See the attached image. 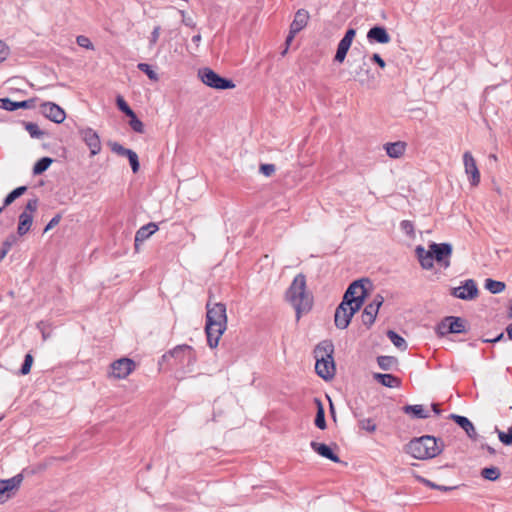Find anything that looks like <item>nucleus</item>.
Returning <instances> with one entry per match:
<instances>
[{
	"instance_id": "ddd939ff",
	"label": "nucleus",
	"mask_w": 512,
	"mask_h": 512,
	"mask_svg": "<svg viewBox=\"0 0 512 512\" xmlns=\"http://www.w3.org/2000/svg\"><path fill=\"white\" fill-rule=\"evenodd\" d=\"M384 302L383 296L377 294L371 303L367 304L362 312L361 319L362 323L370 328L376 320L379 308Z\"/></svg>"
},
{
	"instance_id": "c9c22d12",
	"label": "nucleus",
	"mask_w": 512,
	"mask_h": 512,
	"mask_svg": "<svg viewBox=\"0 0 512 512\" xmlns=\"http://www.w3.org/2000/svg\"><path fill=\"white\" fill-rule=\"evenodd\" d=\"M387 337L389 340L399 349L405 350L407 347V343L403 337L398 335L395 331L389 330L387 332Z\"/></svg>"
},
{
	"instance_id": "49530a36",
	"label": "nucleus",
	"mask_w": 512,
	"mask_h": 512,
	"mask_svg": "<svg viewBox=\"0 0 512 512\" xmlns=\"http://www.w3.org/2000/svg\"><path fill=\"white\" fill-rule=\"evenodd\" d=\"M117 106L127 116H134V111L129 107V105L126 103V101L120 96L117 98Z\"/></svg>"
},
{
	"instance_id": "f257e3e1",
	"label": "nucleus",
	"mask_w": 512,
	"mask_h": 512,
	"mask_svg": "<svg viewBox=\"0 0 512 512\" xmlns=\"http://www.w3.org/2000/svg\"><path fill=\"white\" fill-rule=\"evenodd\" d=\"M206 309L205 331L207 342L211 348H215L227 327L226 306L223 303H211V301H208Z\"/></svg>"
},
{
	"instance_id": "f3484780",
	"label": "nucleus",
	"mask_w": 512,
	"mask_h": 512,
	"mask_svg": "<svg viewBox=\"0 0 512 512\" xmlns=\"http://www.w3.org/2000/svg\"><path fill=\"white\" fill-rule=\"evenodd\" d=\"M452 295L462 300H472L478 295L476 282L472 279L466 280L463 285L453 288Z\"/></svg>"
},
{
	"instance_id": "7ed1b4c3",
	"label": "nucleus",
	"mask_w": 512,
	"mask_h": 512,
	"mask_svg": "<svg viewBox=\"0 0 512 512\" xmlns=\"http://www.w3.org/2000/svg\"><path fill=\"white\" fill-rule=\"evenodd\" d=\"M443 444L433 436L425 435L411 440L406 446V452L418 460L436 457L442 452Z\"/></svg>"
},
{
	"instance_id": "f03ea898",
	"label": "nucleus",
	"mask_w": 512,
	"mask_h": 512,
	"mask_svg": "<svg viewBox=\"0 0 512 512\" xmlns=\"http://www.w3.org/2000/svg\"><path fill=\"white\" fill-rule=\"evenodd\" d=\"M286 300L293 306L296 311L297 319L302 313H307L312 308V296L306 289V277L298 274L294 277L291 285L285 294Z\"/></svg>"
},
{
	"instance_id": "72a5a7b5",
	"label": "nucleus",
	"mask_w": 512,
	"mask_h": 512,
	"mask_svg": "<svg viewBox=\"0 0 512 512\" xmlns=\"http://www.w3.org/2000/svg\"><path fill=\"white\" fill-rule=\"evenodd\" d=\"M27 190L26 186H20L10 192L4 199L3 207H7L12 204L18 197L23 195Z\"/></svg>"
},
{
	"instance_id": "a878e982",
	"label": "nucleus",
	"mask_w": 512,
	"mask_h": 512,
	"mask_svg": "<svg viewBox=\"0 0 512 512\" xmlns=\"http://www.w3.org/2000/svg\"><path fill=\"white\" fill-rule=\"evenodd\" d=\"M451 418L467 433L470 438H474L476 436L475 427L467 417L452 414Z\"/></svg>"
},
{
	"instance_id": "c756f323",
	"label": "nucleus",
	"mask_w": 512,
	"mask_h": 512,
	"mask_svg": "<svg viewBox=\"0 0 512 512\" xmlns=\"http://www.w3.org/2000/svg\"><path fill=\"white\" fill-rule=\"evenodd\" d=\"M406 149V144L401 141L387 143L385 145L386 153L391 158H400Z\"/></svg>"
},
{
	"instance_id": "4468645a",
	"label": "nucleus",
	"mask_w": 512,
	"mask_h": 512,
	"mask_svg": "<svg viewBox=\"0 0 512 512\" xmlns=\"http://www.w3.org/2000/svg\"><path fill=\"white\" fill-rule=\"evenodd\" d=\"M40 112L44 117L57 124L62 123L66 118L65 111L53 102L42 103L40 105Z\"/></svg>"
},
{
	"instance_id": "c85d7f7f",
	"label": "nucleus",
	"mask_w": 512,
	"mask_h": 512,
	"mask_svg": "<svg viewBox=\"0 0 512 512\" xmlns=\"http://www.w3.org/2000/svg\"><path fill=\"white\" fill-rule=\"evenodd\" d=\"M32 221H33V216L31 215V213H28L27 211H23L19 215V223H18L17 232L20 236L25 235L30 230Z\"/></svg>"
},
{
	"instance_id": "2f4dec72",
	"label": "nucleus",
	"mask_w": 512,
	"mask_h": 512,
	"mask_svg": "<svg viewBox=\"0 0 512 512\" xmlns=\"http://www.w3.org/2000/svg\"><path fill=\"white\" fill-rule=\"evenodd\" d=\"M315 402L317 404V413L315 418V425L323 430L326 428V421H325V412L322 405V402L319 399H315Z\"/></svg>"
},
{
	"instance_id": "1a4fd4ad",
	"label": "nucleus",
	"mask_w": 512,
	"mask_h": 512,
	"mask_svg": "<svg viewBox=\"0 0 512 512\" xmlns=\"http://www.w3.org/2000/svg\"><path fill=\"white\" fill-rule=\"evenodd\" d=\"M360 308L350 305L348 301L342 300L339 306L336 308L334 315L335 326L339 329H346L354 314L359 311Z\"/></svg>"
},
{
	"instance_id": "58836bf2",
	"label": "nucleus",
	"mask_w": 512,
	"mask_h": 512,
	"mask_svg": "<svg viewBox=\"0 0 512 512\" xmlns=\"http://www.w3.org/2000/svg\"><path fill=\"white\" fill-rule=\"evenodd\" d=\"M137 68L144 72L150 80L158 81V74L147 63H139Z\"/></svg>"
},
{
	"instance_id": "4be33fe9",
	"label": "nucleus",
	"mask_w": 512,
	"mask_h": 512,
	"mask_svg": "<svg viewBox=\"0 0 512 512\" xmlns=\"http://www.w3.org/2000/svg\"><path fill=\"white\" fill-rule=\"evenodd\" d=\"M415 253L423 269H431L433 267L435 258L430 247L429 250H425L424 247L417 246Z\"/></svg>"
},
{
	"instance_id": "3c124183",
	"label": "nucleus",
	"mask_w": 512,
	"mask_h": 512,
	"mask_svg": "<svg viewBox=\"0 0 512 512\" xmlns=\"http://www.w3.org/2000/svg\"><path fill=\"white\" fill-rule=\"evenodd\" d=\"M260 171L265 176H271L275 172V166L273 164H262Z\"/></svg>"
},
{
	"instance_id": "864d4df0",
	"label": "nucleus",
	"mask_w": 512,
	"mask_h": 512,
	"mask_svg": "<svg viewBox=\"0 0 512 512\" xmlns=\"http://www.w3.org/2000/svg\"><path fill=\"white\" fill-rule=\"evenodd\" d=\"M38 207V200L36 198L30 199L25 207L24 211H27L28 213H33L37 210Z\"/></svg>"
},
{
	"instance_id": "4d7b16f0",
	"label": "nucleus",
	"mask_w": 512,
	"mask_h": 512,
	"mask_svg": "<svg viewBox=\"0 0 512 512\" xmlns=\"http://www.w3.org/2000/svg\"><path fill=\"white\" fill-rule=\"evenodd\" d=\"M370 60L374 63H376L381 69H384L386 67V63L385 61L383 60V58L377 54V53H374Z\"/></svg>"
},
{
	"instance_id": "c03bdc74",
	"label": "nucleus",
	"mask_w": 512,
	"mask_h": 512,
	"mask_svg": "<svg viewBox=\"0 0 512 512\" xmlns=\"http://www.w3.org/2000/svg\"><path fill=\"white\" fill-rule=\"evenodd\" d=\"M126 157L129 160V163L131 165L132 171L134 173L138 172L140 164H139V159H138V155L136 154V152L131 150V152Z\"/></svg>"
},
{
	"instance_id": "bf43d9fd",
	"label": "nucleus",
	"mask_w": 512,
	"mask_h": 512,
	"mask_svg": "<svg viewBox=\"0 0 512 512\" xmlns=\"http://www.w3.org/2000/svg\"><path fill=\"white\" fill-rule=\"evenodd\" d=\"M297 33L298 32H292V30L290 29L289 34L285 41L286 46H289L291 44V42L293 41V39Z\"/></svg>"
},
{
	"instance_id": "aec40b11",
	"label": "nucleus",
	"mask_w": 512,
	"mask_h": 512,
	"mask_svg": "<svg viewBox=\"0 0 512 512\" xmlns=\"http://www.w3.org/2000/svg\"><path fill=\"white\" fill-rule=\"evenodd\" d=\"M354 77L361 85H364L368 81L374 79V77L371 74V70L368 66L365 55L361 58V61L358 65L357 69H355Z\"/></svg>"
},
{
	"instance_id": "7c9ffc66",
	"label": "nucleus",
	"mask_w": 512,
	"mask_h": 512,
	"mask_svg": "<svg viewBox=\"0 0 512 512\" xmlns=\"http://www.w3.org/2000/svg\"><path fill=\"white\" fill-rule=\"evenodd\" d=\"M377 363L382 370H392L397 365V359L393 356H379Z\"/></svg>"
},
{
	"instance_id": "6ab92c4d",
	"label": "nucleus",
	"mask_w": 512,
	"mask_h": 512,
	"mask_svg": "<svg viewBox=\"0 0 512 512\" xmlns=\"http://www.w3.org/2000/svg\"><path fill=\"white\" fill-rule=\"evenodd\" d=\"M369 43L387 44L391 41V37L387 30L382 26H374L367 33Z\"/></svg>"
},
{
	"instance_id": "ea45409f",
	"label": "nucleus",
	"mask_w": 512,
	"mask_h": 512,
	"mask_svg": "<svg viewBox=\"0 0 512 512\" xmlns=\"http://www.w3.org/2000/svg\"><path fill=\"white\" fill-rule=\"evenodd\" d=\"M499 440L507 446H512V425L509 427L507 432H503L499 429H496Z\"/></svg>"
},
{
	"instance_id": "0e129e2a",
	"label": "nucleus",
	"mask_w": 512,
	"mask_h": 512,
	"mask_svg": "<svg viewBox=\"0 0 512 512\" xmlns=\"http://www.w3.org/2000/svg\"><path fill=\"white\" fill-rule=\"evenodd\" d=\"M431 407H432L433 411L435 412V414H437V415L440 414V409H439L438 404H432Z\"/></svg>"
},
{
	"instance_id": "a18cd8bd",
	"label": "nucleus",
	"mask_w": 512,
	"mask_h": 512,
	"mask_svg": "<svg viewBox=\"0 0 512 512\" xmlns=\"http://www.w3.org/2000/svg\"><path fill=\"white\" fill-rule=\"evenodd\" d=\"M76 42L82 48H85L88 50H94V45L92 44V42L90 41V39L87 36H84V35L77 36Z\"/></svg>"
},
{
	"instance_id": "de8ad7c7",
	"label": "nucleus",
	"mask_w": 512,
	"mask_h": 512,
	"mask_svg": "<svg viewBox=\"0 0 512 512\" xmlns=\"http://www.w3.org/2000/svg\"><path fill=\"white\" fill-rule=\"evenodd\" d=\"M33 364V357L31 354H26L25 356V359H24V363L22 364V367H21V374L22 375H27L30 370H31V366Z\"/></svg>"
},
{
	"instance_id": "e2e57ef3",
	"label": "nucleus",
	"mask_w": 512,
	"mask_h": 512,
	"mask_svg": "<svg viewBox=\"0 0 512 512\" xmlns=\"http://www.w3.org/2000/svg\"><path fill=\"white\" fill-rule=\"evenodd\" d=\"M8 248H2L0 249V261L7 255Z\"/></svg>"
},
{
	"instance_id": "2eb2a0df",
	"label": "nucleus",
	"mask_w": 512,
	"mask_h": 512,
	"mask_svg": "<svg viewBox=\"0 0 512 512\" xmlns=\"http://www.w3.org/2000/svg\"><path fill=\"white\" fill-rule=\"evenodd\" d=\"M434 254L435 261L447 268L450 266V257L452 255V245L449 243H432L430 245Z\"/></svg>"
},
{
	"instance_id": "393cba45",
	"label": "nucleus",
	"mask_w": 512,
	"mask_h": 512,
	"mask_svg": "<svg viewBox=\"0 0 512 512\" xmlns=\"http://www.w3.org/2000/svg\"><path fill=\"white\" fill-rule=\"evenodd\" d=\"M158 230V226L155 223H148L147 225L142 226L135 235V246L138 247L139 243L147 240L151 235H153Z\"/></svg>"
},
{
	"instance_id": "774afa93",
	"label": "nucleus",
	"mask_w": 512,
	"mask_h": 512,
	"mask_svg": "<svg viewBox=\"0 0 512 512\" xmlns=\"http://www.w3.org/2000/svg\"><path fill=\"white\" fill-rule=\"evenodd\" d=\"M179 14L181 15L182 19H184V17H188L184 10H179Z\"/></svg>"
},
{
	"instance_id": "8fccbe9b",
	"label": "nucleus",
	"mask_w": 512,
	"mask_h": 512,
	"mask_svg": "<svg viewBox=\"0 0 512 512\" xmlns=\"http://www.w3.org/2000/svg\"><path fill=\"white\" fill-rule=\"evenodd\" d=\"M400 226H401V230L406 235L413 236V234H414V225H413L412 222H410L408 220H404V221L401 222Z\"/></svg>"
},
{
	"instance_id": "423d86ee",
	"label": "nucleus",
	"mask_w": 512,
	"mask_h": 512,
	"mask_svg": "<svg viewBox=\"0 0 512 512\" xmlns=\"http://www.w3.org/2000/svg\"><path fill=\"white\" fill-rule=\"evenodd\" d=\"M173 358L176 364L187 367L189 370L193 367L196 361V354L191 346L180 345L175 347L168 354L163 355V360Z\"/></svg>"
},
{
	"instance_id": "6e6552de",
	"label": "nucleus",
	"mask_w": 512,
	"mask_h": 512,
	"mask_svg": "<svg viewBox=\"0 0 512 512\" xmlns=\"http://www.w3.org/2000/svg\"><path fill=\"white\" fill-rule=\"evenodd\" d=\"M466 331V321L460 317L455 316L445 317L436 327V333L440 337H444L450 333H465Z\"/></svg>"
},
{
	"instance_id": "052dcab7",
	"label": "nucleus",
	"mask_w": 512,
	"mask_h": 512,
	"mask_svg": "<svg viewBox=\"0 0 512 512\" xmlns=\"http://www.w3.org/2000/svg\"><path fill=\"white\" fill-rule=\"evenodd\" d=\"M201 41V35L197 34L192 37V42L198 47Z\"/></svg>"
},
{
	"instance_id": "dca6fc26",
	"label": "nucleus",
	"mask_w": 512,
	"mask_h": 512,
	"mask_svg": "<svg viewBox=\"0 0 512 512\" xmlns=\"http://www.w3.org/2000/svg\"><path fill=\"white\" fill-rule=\"evenodd\" d=\"M463 164L466 175L469 177L470 184L477 186L480 183V172L471 152L466 151L463 154Z\"/></svg>"
},
{
	"instance_id": "f8f14e48",
	"label": "nucleus",
	"mask_w": 512,
	"mask_h": 512,
	"mask_svg": "<svg viewBox=\"0 0 512 512\" xmlns=\"http://www.w3.org/2000/svg\"><path fill=\"white\" fill-rule=\"evenodd\" d=\"M78 133H79L81 139L85 142V144L89 148L91 156H95L100 153L101 148H102L101 141H100L99 135L97 134V132L95 130H93L90 127H85V128L80 127L78 129Z\"/></svg>"
},
{
	"instance_id": "0eeeda50",
	"label": "nucleus",
	"mask_w": 512,
	"mask_h": 512,
	"mask_svg": "<svg viewBox=\"0 0 512 512\" xmlns=\"http://www.w3.org/2000/svg\"><path fill=\"white\" fill-rule=\"evenodd\" d=\"M198 76L205 85L214 89L225 90L233 89L235 87L233 81L221 77L210 68L200 69L198 71Z\"/></svg>"
},
{
	"instance_id": "f704fd0d",
	"label": "nucleus",
	"mask_w": 512,
	"mask_h": 512,
	"mask_svg": "<svg viewBox=\"0 0 512 512\" xmlns=\"http://www.w3.org/2000/svg\"><path fill=\"white\" fill-rule=\"evenodd\" d=\"M52 161L53 160L51 158H49V157L41 158L40 160H38L35 163V165L33 167V173L35 175L42 174L43 172H45L49 168V166L51 165Z\"/></svg>"
},
{
	"instance_id": "20e7f679",
	"label": "nucleus",
	"mask_w": 512,
	"mask_h": 512,
	"mask_svg": "<svg viewBox=\"0 0 512 512\" xmlns=\"http://www.w3.org/2000/svg\"><path fill=\"white\" fill-rule=\"evenodd\" d=\"M334 346L329 341L318 344L314 350L317 375L324 380L332 379L335 375V363L333 359Z\"/></svg>"
},
{
	"instance_id": "a19ab883",
	"label": "nucleus",
	"mask_w": 512,
	"mask_h": 512,
	"mask_svg": "<svg viewBox=\"0 0 512 512\" xmlns=\"http://www.w3.org/2000/svg\"><path fill=\"white\" fill-rule=\"evenodd\" d=\"M130 118L129 125L137 133H144V124L139 120L134 113V116H128Z\"/></svg>"
},
{
	"instance_id": "9d476101",
	"label": "nucleus",
	"mask_w": 512,
	"mask_h": 512,
	"mask_svg": "<svg viewBox=\"0 0 512 512\" xmlns=\"http://www.w3.org/2000/svg\"><path fill=\"white\" fill-rule=\"evenodd\" d=\"M22 481V474H17L9 479L0 480V504L7 502L16 494Z\"/></svg>"
},
{
	"instance_id": "6e6d98bb",
	"label": "nucleus",
	"mask_w": 512,
	"mask_h": 512,
	"mask_svg": "<svg viewBox=\"0 0 512 512\" xmlns=\"http://www.w3.org/2000/svg\"><path fill=\"white\" fill-rule=\"evenodd\" d=\"M9 55V48L7 45L0 40V63L6 60Z\"/></svg>"
},
{
	"instance_id": "e433bc0d",
	"label": "nucleus",
	"mask_w": 512,
	"mask_h": 512,
	"mask_svg": "<svg viewBox=\"0 0 512 512\" xmlns=\"http://www.w3.org/2000/svg\"><path fill=\"white\" fill-rule=\"evenodd\" d=\"M481 476L484 479L495 481L500 477V470L497 467H487L482 469Z\"/></svg>"
},
{
	"instance_id": "39448f33",
	"label": "nucleus",
	"mask_w": 512,
	"mask_h": 512,
	"mask_svg": "<svg viewBox=\"0 0 512 512\" xmlns=\"http://www.w3.org/2000/svg\"><path fill=\"white\" fill-rule=\"evenodd\" d=\"M366 285H370V281L367 279L354 281L346 290L343 300L348 301L350 305L361 308L367 294Z\"/></svg>"
},
{
	"instance_id": "9b49d317",
	"label": "nucleus",
	"mask_w": 512,
	"mask_h": 512,
	"mask_svg": "<svg viewBox=\"0 0 512 512\" xmlns=\"http://www.w3.org/2000/svg\"><path fill=\"white\" fill-rule=\"evenodd\" d=\"M110 367V377L115 379H125L134 371L136 364L132 359L124 357L114 361Z\"/></svg>"
},
{
	"instance_id": "412c9836",
	"label": "nucleus",
	"mask_w": 512,
	"mask_h": 512,
	"mask_svg": "<svg viewBox=\"0 0 512 512\" xmlns=\"http://www.w3.org/2000/svg\"><path fill=\"white\" fill-rule=\"evenodd\" d=\"M35 99L24 100L20 102L12 101L9 98L0 99V108L7 111H15L19 108L30 109L34 107Z\"/></svg>"
},
{
	"instance_id": "a211bd4d",
	"label": "nucleus",
	"mask_w": 512,
	"mask_h": 512,
	"mask_svg": "<svg viewBox=\"0 0 512 512\" xmlns=\"http://www.w3.org/2000/svg\"><path fill=\"white\" fill-rule=\"evenodd\" d=\"M355 35H356V31L355 29H348L344 35V37L340 40L339 44H338V47H337V51H336V54H335V57H334V60L338 63H342L345 58H346V55L351 47V44L355 38Z\"/></svg>"
},
{
	"instance_id": "13d9d810",
	"label": "nucleus",
	"mask_w": 512,
	"mask_h": 512,
	"mask_svg": "<svg viewBox=\"0 0 512 512\" xmlns=\"http://www.w3.org/2000/svg\"><path fill=\"white\" fill-rule=\"evenodd\" d=\"M182 23L187 26V27H191V28H194L196 26V23L194 21V19L190 16L188 17H184V19H182Z\"/></svg>"
},
{
	"instance_id": "09e8293b",
	"label": "nucleus",
	"mask_w": 512,
	"mask_h": 512,
	"mask_svg": "<svg viewBox=\"0 0 512 512\" xmlns=\"http://www.w3.org/2000/svg\"><path fill=\"white\" fill-rule=\"evenodd\" d=\"M421 481L426 486H428L432 489H437V490L444 491V492L451 491V490L455 489V487H451V486L437 485V484L433 483L432 481L424 479V478H421Z\"/></svg>"
},
{
	"instance_id": "5fc2aeb1",
	"label": "nucleus",
	"mask_w": 512,
	"mask_h": 512,
	"mask_svg": "<svg viewBox=\"0 0 512 512\" xmlns=\"http://www.w3.org/2000/svg\"><path fill=\"white\" fill-rule=\"evenodd\" d=\"M61 220V215L57 214L55 215L50 221L49 223L46 225L45 229H44V233L48 232L49 230H51L52 228H54L56 225L59 224Z\"/></svg>"
},
{
	"instance_id": "473e14b6",
	"label": "nucleus",
	"mask_w": 512,
	"mask_h": 512,
	"mask_svg": "<svg viewBox=\"0 0 512 512\" xmlns=\"http://www.w3.org/2000/svg\"><path fill=\"white\" fill-rule=\"evenodd\" d=\"M485 288L490 291L492 294H498L504 291L505 283L501 281H496L493 279H486Z\"/></svg>"
},
{
	"instance_id": "cd10ccee",
	"label": "nucleus",
	"mask_w": 512,
	"mask_h": 512,
	"mask_svg": "<svg viewBox=\"0 0 512 512\" xmlns=\"http://www.w3.org/2000/svg\"><path fill=\"white\" fill-rule=\"evenodd\" d=\"M403 411L405 414L417 419H426L430 416L429 411L423 405H406L403 407Z\"/></svg>"
},
{
	"instance_id": "69168bd1",
	"label": "nucleus",
	"mask_w": 512,
	"mask_h": 512,
	"mask_svg": "<svg viewBox=\"0 0 512 512\" xmlns=\"http://www.w3.org/2000/svg\"><path fill=\"white\" fill-rule=\"evenodd\" d=\"M11 245H12V242L7 240V241L4 242L3 248H8V251H9L10 248H11Z\"/></svg>"
},
{
	"instance_id": "b1692460",
	"label": "nucleus",
	"mask_w": 512,
	"mask_h": 512,
	"mask_svg": "<svg viewBox=\"0 0 512 512\" xmlns=\"http://www.w3.org/2000/svg\"><path fill=\"white\" fill-rule=\"evenodd\" d=\"M309 20V13L304 9H299L294 16V19L290 25L292 32H300L306 27Z\"/></svg>"
},
{
	"instance_id": "338daca9",
	"label": "nucleus",
	"mask_w": 512,
	"mask_h": 512,
	"mask_svg": "<svg viewBox=\"0 0 512 512\" xmlns=\"http://www.w3.org/2000/svg\"><path fill=\"white\" fill-rule=\"evenodd\" d=\"M503 333H501L499 336H497L495 339L489 340L490 342H498L503 338Z\"/></svg>"
},
{
	"instance_id": "bb28decb",
	"label": "nucleus",
	"mask_w": 512,
	"mask_h": 512,
	"mask_svg": "<svg viewBox=\"0 0 512 512\" xmlns=\"http://www.w3.org/2000/svg\"><path fill=\"white\" fill-rule=\"evenodd\" d=\"M373 377L376 381L381 383L383 386H386L389 388H397L401 384L400 379L395 377L392 374L375 373Z\"/></svg>"
},
{
	"instance_id": "603ef678",
	"label": "nucleus",
	"mask_w": 512,
	"mask_h": 512,
	"mask_svg": "<svg viewBox=\"0 0 512 512\" xmlns=\"http://www.w3.org/2000/svg\"><path fill=\"white\" fill-rule=\"evenodd\" d=\"M160 31H161L160 26L154 27V29L151 33L150 39H149L150 46H153L157 43L159 36H160Z\"/></svg>"
},
{
	"instance_id": "4c0bfd02",
	"label": "nucleus",
	"mask_w": 512,
	"mask_h": 512,
	"mask_svg": "<svg viewBox=\"0 0 512 512\" xmlns=\"http://www.w3.org/2000/svg\"><path fill=\"white\" fill-rule=\"evenodd\" d=\"M25 129L32 138L39 139L44 135V132L40 130L39 126L33 122H27L25 124Z\"/></svg>"
},
{
	"instance_id": "79ce46f5",
	"label": "nucleus",
	"mask_w": 512,
	"mask_h": 512,
	"mask_svg": "<svg viewBox=\"0 0 512 512\" xmlns=\"http://www.w3.org/2000/svg\"><path fill=\"white\" fill-rule=\"evenodd\" d=\"M359 427L369 433H373L376 430V424L371 418L361 419L359 421Z\"/></svg>"
},
{
	"instance_id": "5701e85b",
	"label": "nucleus",
	"mask_w": 512,
	"mask_h": 512,
	"mask_svg": "<svg viewBox=\"0 0 512 512\" xmlns=\"http://www.w3.org/2000/svg\"><path fill=\"white\" fill-rule=\"evenodd\" d=\"M311 448L324 458H327L335 463L340 462V458L332 451V449L323 443L312 441L310 443Z\"/></svg>"
},
{
	"instance_id": "680f3d73",
	"label": "nucleus",
	"mask_w": 512,
	"mask_h": 512,
	"mask_svg": "<svg viewBox=\"0 0 512 512\" xmlns=\"http://www.w3.org/2000/svg\"><path fill=\"white\" fill-rule=\"evenodd\" d=\"M506 332H507L508 338L510 340H512V323L507 326Z\"/></svg>"
},
{
	"instance_id": "37998d69",
	"label": "nucleus",
	"mask_w": 512,
	"mask_h": 512,
	"mask_svg": "<svg viewBox=\"0 0 512 512\" xmlns=\"http://www.w3.org/2000/svg\"><path fill=\"white\" fill-rule=\"evenodd\" d=\"M109 146L114 153H116L120 156L126 157L131 152V149H127V148L123 147L118 142H110Z\"/></svg>"
}]
</instances>
